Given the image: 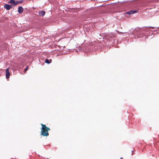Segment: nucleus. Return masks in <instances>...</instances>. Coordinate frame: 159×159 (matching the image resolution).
<instances>
[{
	"label": "nucleus",
	"instance_id": "0eeeda50",
	"mask_svg": "<svg viewBox=\"0 0 159 159\" xmlns=\"http://www.w3.org/2000/svg\"><path fill=\"white\" fill-rule=\"evenodd\" d=\"M137 12L136 11H130L128 12H127V13L129 14H132L135 13H136Z\"/></svg>",
	"mask_w": 159,
	"mask_h": 159
},
{
	"label": "nucleus",
	"instance_id": "20e7f679",
	"mask_svg": "<svg viewBox=\"0 0 159 159\" xmlns=\"http://www.w3.org/2000/svg\"><path fill=\"white\" fill-rule=\"evenodd\" d=\"M4 7L7 10H9L12 7L11 5L9 4H5L4 5Z\"/></svg>",
	"mask_w": 159,
	"mask_h": 159
},
{
	"label": "nucleus",
	"instance_id": "1a4fd4ad",
	"mask_svg": "<svg viewBox=\"0 0 159 159\" xmlns=\"http://www.w3.org/2000/svg\"><path fill=\"white\" fill-rule=\"evenodd\" d=\"M15 2V0H10V1L9 2V3L12 4H13Z\"/></svg>",
	"mask_w": 159,
	"mask_h": 159
},
{
	"label": "nucleus",
	"instance_id": "9d476101",
	"mask_svg": "<svg viewBox=\"0 0 159 159\" xmlns=\"http://www.w3.org/2000/svg\"><path fill=\"white\" fill-rule=\"evenodd\" d=\"M19 1H15V2L14 3L13 5H17L19 3Z\"/></svg>",
	"mask_w": 159,
	"mask_h": 159
},
{
	"label": "nucleus",
	"instance_id": "ddd939ff",
	"mask_svg": "<svg viewBox=\"0 0 159 159\" xmlns=\"http://www.w3.org/2000/svg\"><path fill=\"white\" fill-rule=\"evenodd\" d=\"M120 159H123V158H122V157H121V158H120Z\"/></svg>",
	"mask_w": 159,
	"mask_h": 159
},
{
	"label": "nucleus",
	"instance_id": "423d86ee",
	"mask_svg": "<svg viewBox=\"0 0 159 159\" xmlns=\"http://www.w3.org/2000/svg\"><path fill=\"white\" fill-rule=\"evenodd\" d=\"M45 11H42L39 12V15L41 16H43L45 15Z\"/></svg>",
	"mask_w": 159,
	"mask_h": 159
},
{
	"label": "nucleus",
	"instance_id": "39448f33",
	"mask_svg": "<svg viewBox=\"0 0 159 159\" xmlns=\"http://www.w3.org/2000/svg\"><path fill=\"white\" fill-rule=\"evenodd\" d=\"M18 12L20 14H21L22 13L23 11V8L22 7H20L18 8Z\"/></svg>",
	"mask_w": 159,
	"mask_h": 159
},
{
	"label": "nucleus",
	"instance_id": "6e6552de",
	"mask_svg": "<svg viewBox=\"0 0 159 159\" xmlns=\"http://www.w3.org/2000/svg\"><path fill=\"white\" fill-rule=\"evenodd\" d=\"M51 60H49L48 59H46L45 60V62L49 64L51 62Z\"/></svg>",
	"mask_w": 159,
	"mask_h": 159
},
{
	"label": "nucleus",
	"instance_id": "f8f14e48",
	"mask_svg": "<svg viewBox=\"0 0 159 159\" xmlns=\"http://www.w3.org/2000/svg\"><path fill=\"white\" fill-rule=\"evenodd\" d=\"M133 151H132V155H133Z\"/></svg>",
	"mask_w": 159,
	"mask_h": 159
},
{
	"label": "nucleus",
	"instance_id": "f03ea898",
	"mask_svg": "<svg viewBox=\"0 0 159 159\" xmlns=\"http://www.w3.org/2000/svg\"><path fill=\"white\" fill-rule=\"evenodd\" d=\"M42 127L41 129V135L44 136H47L49 135L48 131L50 130V129L47 127L45 125L41 124Z\"/></svg>",
	"mask_w": 159,
	"mask_h": 159
},
{
	"label": "nucleus",
	"instance_id": "9b49d317",
	"mask_svg": "<svg viewBox=\"0 0 159 159\" xmlns=\"http://www.w3.org/2000/svg\"><path fill=\"white\" fill-rule=\"evenodd\" d=\"M28 66H27L26 68H25V69L24 70V71L25 72H26V71L28 69Z\"/></svg>",
	"mask_w": 159,
	"mask_h": 159
},
{
	"label": "nucleus",
	"instance_id": "7ed1b4c3",
	"mask_svg": "<svg viewBox=\"0 0 159 159\" xmlns=\"http://www.w3.org/2000/svg\"><path fill=\"white\" fill-rule=\"evenodd\" d=\"M9 68H8L6 69V78L7 79L9 78L10 73L9 71Z\"/></svg>",
	"mask_w": 159,
	"mask_h": 159
},
{
	"label": "nucleus",
	"instance_id": "f257e3e1",
	"mask_svg": "<svg viewBox=\"0 0 159 159\" xmlns=\"http://www.w3.org/2000/svg\"><path fill=\"white\" fill-rule=\"evenodd\" d=\"M156 28L154 27H148L144 28H137L133 31V34L134 39L139 38H141L143 39H146L148 37L144 33L148 31H150V29H154Z\"/></svg>",
	"mask_w": 159,
	"mask_h": 159
}]
</instances>
